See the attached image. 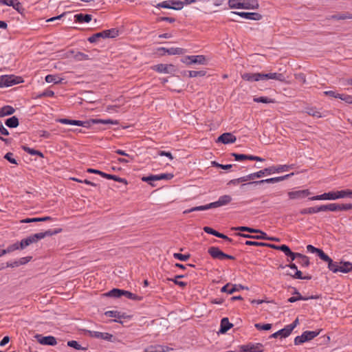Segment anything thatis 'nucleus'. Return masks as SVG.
I'll list each match as a JSON object with an SVG mask.
<instances>
[{
    "label": "nucleus",
    "mask_w": 352,
    "mask_h": 352,
    "mask_svg": "<svg viewBox=\"0 0 352 352\" xmlns=\"http://www.w3.org/2000/svg\"><path fill=\"white\" fill-rule=\"evenodd\" d=\"M241 78L247 81L254 82V81H259V80H276L278 81L283 82L285 80V78L283 74L280 73H268V74H262V73H244L241 75Z\"/></svg>",
    "instance_id": "nucleus-1"
},
{
    "label": "nucleus",
    "mask_w": 352,
    "mask_h": 352,
    "mask_svg": "<svg viewBox=\"0 0 352 352\" xmlns=\"http://www.w3.org/2000/svg\"><path fill=\"white\" fill-rule=\"evenodd\" d=\"M57 122L64 124H71V125H76L84 126L86 128L89 127L92 124H118V121L113 120L111 119L102 120V119H91L87 121H81V120H69L67 118H60L57 120Z\"/></svg>",
    "instance_id": "nucleus-2"
},
{
    "label": "nucleus",
    "mask_w": 352,
    "mask_h": 352,
    "mask_svg": "<svg viewBox=\"0 0 352 352\" xmlns=\"http://www.w3.org/2000/svg\"><path fill=\"white\" fill-rule=\"evenodd\" d=\"M348 194H346V190H340V191H331L329 192H324L320 195H316L311 197H309V199L311 201L316 200H336L340 198L346 197Z\"/></svg>",
    "instance_id": "nucleus-3"
},
{
    "label": "nucleus",
    "mask_w": 352,
    "mask_h": 352,
    "mask_svg": "<svg viewBox=\"0 0 352 352\" xmlns=\"http://www.w3.org/2000/svg\"><path fill=\"white\" fill-rule=\"evenodd\" d=\"M294 173H291L289 174H287V175H283V176H280V177H272V178H269V179H262V180H258V181H252V182H248L246 184H243L241 186V188H245L246 186H257V185H260V184H274V183H276V182H282L283 180H285L288 178H289L291 176L294 175Z\"/></svg>",
    "instance_id": "nucleus-4"
},
{
    "label": "nucleus",
    "mask_w": 352,
    "mask_h": 352,
    "mask_svg": "<svg viewBox=\"0 0 352 352\" xmlns=\"http://www.w3.org/2000/svg\"><path fill=\"white\" fill-rule=\"evenodd\" d=\"M117 36H118V30L116 28H112L93 34L88 38V41L92 43L96 42L100 38H115Z\"/></svg>",
    "instance_id": "nucleus-5"
},
{
    "label": "nucleus",
    "mask_w": 352,
    "mask_h": 352,
    "mask_svg": "<svg viewBox=\"0 0 352 352\" xmlns=\"http://www.w3.org/2000/svg\"><path fill=\"white\" fill-rule=\"evenodd\" d=\"M321 329L318 331H305L300 336H298L294 338V344L299 345L305 342L310 341L318 336Z\"/></svg>",
    "instance_id": "nucleus-6"
},
{
    "label": "nucleus",
    "mask_w": 352,
    "mask_h": 352,
    "mask_svg": "<svg viewBox=\"0 0 352 352\" xmlns=\"http://www.w3.org/2000/svg\"><path fill=\"white\" fill-rule=\"evenodd\" d=\"M22 82L21 77L14 75H3L0 76V87H10Z\"/></svg>",
    "instance_id": "nucleus-7"
},
{
    "label": "nucleus",
    "mask_w": 352,
    "mask_h": 352,
    "mask_svg": "<svg viewBox=\"0 0 352 352\" xmlns=\"http://www.w3.org/2000/svg\"><path fill=\"white\" fill-rule=\"evenodd\" d=\"M62 231L61 228L55 229L54 230H48L43 232L36 233L27 237L30 244L36 243L38 241L44 239L46 236H51L52 235L60 233Z\"/></svg>",
    "instance_id": "nucleus-8"
},
{
    "label": "nucleus",
    "mask_w": 352,
    "mask_h": 352,
    "mask_svg": "<svg viewBox=\"0 0 352 352\" xmlns=\"http://www.w3.org/2000/svg\"><path fill=\"white\" fill-rule=\"evenodd\" d=\"M208 252L214 259H218V260H221V261L224 260V259H230V260L235 259L234 256L225 254L217 247H214V246L210 247L208 250Z\"/></svg>",
    "instance_id": "nucleus-9"
},
{
    "label": "nucleus",
    "mask_w": 352,
    "mask_h": 352,
    "mask_svg": "<svg viewBox=\"0 0 352 352\" xmlns=\"http://www.w3.org/2000/svg\"><path fill=\"white\" fill-rule=\"evenodd\" d=\"M279 267H280V268L289 267L290 269L295 270L294 274L290 273V272H287L286 273V274L287 276H290L293 278L301 279V280H310L311 278V276H303L301 271L298 270L297 266H296V265L295 263H289L288 265H286L285 266L280 265Z\"/></svg>",
    "instance_id": "nucleus-10"
},
{
    "label": "nucleus",
    "mask_w": 352,
    "mask_h": 352,
    "mask_svg": "<svg viewBox=\"0 0 352 352\" xmlns=\"http://www.w3.org/2000/svg\"><path fill=\"white\" fill-rule=\"evenodd\" d=\"M239 352H263L264 346L261 343H248L239 346Z\"/></svg>",
    "instance_id": "nucleus-11"
},
{
    "label": "nucleus",
    "mask_w": 352,
    "mask_h": 352,
    "mask_svg": "<svg viewBox=\"0 0 352 352\" xmlns=\"http://www.w3.org/2000/svg\"><path fill=\"white\" fill-rule=\"evenodd\" d=\"M294 165H278V166H272L268 168H265L262 170V171L264 173V175L265 174L267 175H271L274 173H281L283 171H287L289 169L292 168Z\"/></svg>",
    "instance_id": "nucleus-12"
},
{
    "label": "nucleus",
    "mask_w": 352,
    "mask_h": 352,
    "mask_svg": "<svg viewBox=\"0 0 352 352\" xmlns=\"http://www.w3.org/2000/svg\"><path fill=\"white\" fill-rule=\"evenodd\" d=\"M35 338L37 342L43 345L55 346L57 344L56 338L52 336H43L37 334Z\"/></svg>",
    "instance_id": "nucleus-13"
},
{
    "label": "nucleus",
    "mask_w": 352,
    "mask_h": 352,
    "mask_svg": "<svg viewBox=\"0 0 352 352\" xmlns=\"http://www.w3.org/2000/svg\"><path fill=\"white\" fill-rule=\"evenodd\" d=\"M85 334L91 338H96L108 341H111L113 337L112 334L109 333H102L90 330H85Z\"/></svg>",
    "instance_id": "nucleus-14"
},
{
    "label": "nucleus",
    "mask_w": 352,
    "mask_h": 352,
    "mask_svg": "<svg viewBox=\"0 0 352 352\" xmlns=\"http://www.w3.org/2000/svg\"><path fill=\"white\" fill-rule=\"evenodd\" d=\"M154 69L159 73L172 74L175 72V67L172 64H158L155 65Z\"/></svg>",
    "instance_id": "nucleus-15"
},
{
    "label": "nucleus",
    "mask_w": 352,
    "mask_h": 352,
    "mask_svg": "<svg viewBox=\"0 0 352 352\" xmlns=\"http://www.w3.org/2000/svg\"><path fill=\"white\" fill-rule=\"evenodd\" d=\"M248 289V287H245L244 286H243L241 284L232 285L231 283H227L221 289V292L232 294L235 292H238L240 289Z\"/></svg>",
    "instance_id": "nucleus-16"
},
{
    "label": "nucleus",
    "mask_w": 352,
    "mask_h": 352,
    "mask_svg": "<svg viewBox=\"0 0 352 352\" xmlns=\"http://www.w3.org/2000/svg\"><path fill=\"white\" fill-rule=\"evenodd\" d=\"M311 194L310 191L307 189L300 190L296 191H290L288 192V196L290 199H303Z\"/></svg>",
    "instance_id": "nucleus-17"
},
{
    "label": "nucleus",
    "mask_w": 352,
    "mask_h": 352,
    "mask_svg": "<svg viewBox=\"0 0 352 352\" xmlns=\"http://www.w3.org/2000/svg\"><path fill=\"white\" fill-rule=\"evenodd\" d=\"M232 13L250 20L259 21L262 19V15L257 12H232Z\"/></svg>",
    "instance_id": "nucleus-18"
},
{
    "label": "nucleus",
    "mask_w": 352,
    "mask_h": 352,
    "mask_svg": "<svg viewBox=\"0 0 352 352\" xmlns=\"http://www.w3.org/2000/svg\"><path fill=\"white\" fill-rule=\"evenodd\" d=\"M232 201V197L230 195H225L221 196L218 201L210 203L212 208L221 207L228 204Z\"/></svg>",
    "instance_id": "nucleus-19"
},
{
    "label": "nucleus",
    "mask_w": 352,
    "mask_h": 352,
    "mask_svg": "<svg viewBox=\"0 0 352 352\" xmlns=\"http://www.w3.org/2000/svg\"><path fill=\"white\" fill-rule=\"evenodd\" d=\"M158 51L161 52V54L167 53L169 55L183 54L186 52L184 49L180 47H170L168 49L165 47H160L158 49Z\"/></svg>",
    "instance_id": "nucleus-20"
},
{
    "label": "nucleus",
    "mask_w": 352,
    "mask_h": 352,
    "mask_svg": "<svg viewBox=\"0 0 352 352\" xmlns=\"http://www.w3.org/2000/svg\"><path fill=\"white\" fill-rule=\"evenodd\" d=\"M236 140V137L230 133H224L221 134L217 139V142L225 144L234 143Z\"/></svg>",
    "instance_id": "nucleus-21"
},
{
    "label": "nucleus",
    "mask_w": 352,
    "mask_h": 352,
    "mask_svg": "<svg viewBox=\"0 0 352 352\" xmlns=\"http://www.w3.org/2000/svg\"><path fill=\"white\" fill-rule=\"evenodd\" d=\"M187 58H189V63L190 64L205 65L206 63V58L204 55L187 56Z\"/></svg>",
    "instance_id": "nucleus-22"
},
{
    "label": "nucleus",
    "mask_w": 352,
    "mask_h": 352,
    "mask_svg": "<svg viewBox=\"0 0 352 352\" xmlns=\"http://www.w3.org/2000/svg\"><path fill=\"white\" fill-rule=\"evenodd\" d=\"M233 327V324L229 322L228 318H223L221 320V327H220V333H225L229 329H230Z\"/></svg>",
    "instance_id": "nucleus-23"
},
{
    "label": "nucleus",
    "mask_w": 352,
    "mask_h": 352,
    "mask_svg": "<svg viewBox=\"0 0 352 352\" xmlns=\"http://www.w3.org/2000/svg\"><path fill=\"white\" fill-rule=\"evenodd\" d=\"M91 15L88 14H77L74 15L75 21L78 23H89L91 21Z\"/></svg>",
    "instance_id": "nucleus-24"
},
{
    "label": "nucleus",
    "mask_w": 352,
    "mask_h": 352,
    "mask_svg": "<svg viewBox=\"0 0 352 352\" xmlns=\"http://www.w3.org/2000/svg\"><path fill=\"white\" fill-rule=\"evenodd\" d=\"M320 212L325 211H338V204L332 203L326 205L320 206Z\"/></svg>",
    "instance_id": "nucleus-25"
},
{
    "label": "nucleus",
    "mask_w": 352,
    "mask_h": 352,
    "mask_svg": "<svg viewBox=\"0 0 352 352\" xmlns=\"http://www.w3.org/2000/svg\"><path fill=\"white\" fill-rule=\"evenodd\" d=\"M244 0H229L228 5L230 8L244 9Z\"/></svg>",
    "instance_id": "nucleus-26"
},
{
    "label": "nucleus",
    "mask_w": 352,
    "mask_h": 352,
    "mask_svg": "<svg viewBox=\"0 0 352 352\" xmlns=\"http://www.w3.org/2000/svg\"><path fill=\"white\" fill-rule=\"evenodd\" d=\"M339 272L348 273L352 271V263L341 262L340 263Z\"/></svg>",
    "instance_id": "nucleus-27"
},
{
    "label": "nucleus",
    "mask_w": 352,
    "mask_h": 352,
    "mask_svg": "<svg viewBox=\"0 0 352 352\" xmlns=\"http://www.w3.org/2000/svg\"><path fill=\"white\" fill-rule=\"evenodd\" d=\"M15 109L9 105L4 106L0 109V118L12 115Z\"/></svg>",
    "instance_id": "nucleus-28"
},
{
    "label": "nucleus",
    "mask_w": 352,
    "mask_h": 352,
    "mask_svg": "<svg viewBox=\"0 0 352 352\" xmlns=\"http://www.w3.org/2000/svg\"><path fill=\"white\" fill-rule=\"evenodd\" d=\"M291 333H289V330L285 327L283 329L275 332L274 333L272 334L270 336V338H276L278 336L280 338H287L288 337Z\"/></svg>",
    "instance_id": "nucleus-29"
},
{
    "label": "nucleus",
    "mask_w": 352,
    "mask_h": 352,
    "mask_svg": "<svg viewBox=\"0 0 352 352\" xmlns=\"http://www.w3.org/2000/svg\"><path fill=\"white\" fill-rule=\"evenodd\" d=\"M244 9H258L259 4L257 0H244Z\"/></svg>",
    "instance_id": "nucleus-30"
},
{
    "label": "nucleus",
    "mask_w": 352,
    "mask_h": 352,
    "mask_svg": "<svg viewBox=\"0 0 352 352\" xmlns=\"http://www.w3.org/2000/svg\"><path fill=\"white\" fill-rule=\"evenodd\" d=\"M212 208L210 203L204 206H195L184 211V214H188L195 211L206 210Z\"/></svg>",
    "instance_id": "nucleus-31"
},
{
    "label": "nucleus",
    "mask_w": 352,
    "mask_h": 352,
    "mask_svg": "<svg viewBox=\"0 0 352 352\" xmlns=\"http://www.w3.org/2000/svg\"><path fill=\"white\" fill-rule=\"evenodd\" d=\"M5 124L9 128H16L19 126V119L16 116H12L8 118L6 120Z\"/></svg>",
    "instance_id": "nucleus-32"
},
{
    "label": "nucleus",
    "mask_w": 352,
    "mask_h": 352,
    "mask_svg": "<svg viewBox=\"0 0 352 352\" xmlns=\"http://www.w3.org/2000/svg\"><path fill=\"white\" fill-rule=\"evenodd\" d=\"M297 261L301 265V267H307L310 265L309 257L302 254H300V256H298Z\"/></svg>",
    "instance_id": "nucleus-33"
},
{
    "label": "nucleus",
    "mask_w": 352,
    "mask_h": 352,
    "mask_svg": "<svg viewBox=\"0 0 352 352\" xmlns=\"http://www.w3.org/2000/svg\"><path fill=\"white\" fill-rule=\"evenodd\" d=\"M232 230H239L241 232H248L250 233H258L260 232V230L255 229L247 226H239V227H233L232 228Z\"/></svg>",
    "instance_id": "nucleus-34"
},
{
    "label": "nucleus",
    "mask_w": 352,
    "mask_h": 352,
    "mask_svg": "<svg viewBox=\"0 0 352 352\" xmlns=\"http://www.w3.org/2000/svg\"><path fill=\"white\" fill-rule=\"evenodd\" d=\"M22 149L25 151L26 153L30 154V155H38L41 157H43L44 155L43 154V153H41V151H38V150H35L34 148H31L25 145H23L21 146Z\"/></svg>",
    "instance_id": "nucleus-35"
},
{
    "label": "nucleus",
    "mask_w": 352,
    "mask_h": 352,
    "mask_svg": "<svg viewBox=\"0 0 352 352\" xmlns=\"http://www.w3.org/2000/svg\"><path fill=\"white\" fill-rule=\"evenodd\" d=\"M320 212V206L311 207L307 208H303L300 210V213L301 214H311Z\"/></svg>",
    "instance_id": "nucleus-36"
},
{
    "label": "nucleus",
    "mask_w": 352,
    "mask_h": 352,
    "mask_svg": "<svg viewBox=\"0 0 352 352\" xmlns=\"http://www.w3.org/2000/svg\"><path fill=\"white\" fill-rule=\"evenodd\" d=\"M316 298H318V296H308V297H305L302 296H292L288 299V302H295L297 300H307L309 299H316Z\"/></svg>",
    "instance_id": "nucleus-37"
},
{
    "label": "nucleus",
    "mask_w": 352,
    "mask_h": 352,
    "mask_svg": "<svg viewBox=\"0 0 352 352\" xmlns=\"http://www.w3.org/2000/svg\"><path fill=\"white\" fill-rule=\"evenodd\" d=\"M123 289H113L106 294L107 296L113 297V298H120L122 296Z\"/></svg>",
    "instance_id": "nucleus-38"
},
{
    "label": "nucleus",
    "mask_w": 352,
    "mask_h": 352,
    "mask_svg": "<svg viewBox=\"0 0 352 352\" xmlns=\"http://www.w3.org/2000/svg\"><path fill=\"white\" fill-rule=\"evenodd\" d=\"M255 102H262V103H274L276 101L274 99L269 98L265 96L261 97H255L253 99Z\"/></svg>",
    "instance_id": "nucleus-39"
},
{
    "label": "nucleus",
    "mask_w": 352,
    "mask_h": 352,
    "mask_svg": "<svg viewBox=\"0 0 352 352\" xmlns=\"http://www.w3.org/2000/svg\"><path fill=\"white\" fill-rule=\"evenodd\" d=\"M305 112L313 117L316 118H321L322 114L320 111H318L316 108L308 107L306 109Z\"/></svg>",
    "instance_id": "nucleus-40"
},
{
    "label": "nucleus",
    "mask_w": 352,
    "mask_h": 352,
    "mask_svg": "<svg viewBox=\"0 0 352 352\" xmlns=\"http://www.w3.org/2000/svg\"><path fill=\"white\" fill-rule=\"evenodd\" d=\"M184 2L178 0H171V7L173 10H180L183 8Z\"/></svg>",
    "instance_id": "nucleus-41"
},
{
    "label": "nucleus",
    "mask_w": 352,
    "mask_h": 352,
    "mask_svg": "<svg viewBox=\"0 0 352 352\" xmlns=\"http://www.w3.org/2000/svg\"><path fill=\"white\" fill-rule=\"evenodd\" d=\"M263 176H264V173L262 171V170L253 173L251 174H249L248 175H245V177L247 179V182L249 180H254L255 178H261Z\"/></svg>",
    "instance_id": "nucleus-42"
},
{
    "label": "nucleus",
    "mask_w": 352,
    "mask_h": 352,
    "mask_svg": "<svg viewBox=\"0 0 352 352\" xmlns=\"http://www.w3.org/2000/svg\"><path fill=\"white\" fill-rule=\"evenodd\" d=\"M340 265L337 262H334L332 259L328 263V268L333 273L339 272Z\"/></svg>",
    "instance_id": "nucleus-43"
},
{
    "label": "nucleus",
    "mask_w": 352,
    "mask_h": 352,
    "mask_svg": "<svg viewBox=\"0 0 352 352\" xmlns=\"http://www.w3.org/2000/svg\"><path fill=\"white\" fill-rule=\"evenodd\" d=\"M122 296H124L126 298L134 300H140L142 299V297L126 290H123Z\"/></svg>",
    "instance_id": "nucleus-44"
},
{
    "label": "nucleus",
    "mask_w": 352,
    "mask_h": 352,
    "mask_svg": "<svg viewBox=\"0 0 352 352\" xmlns=\"http://www.w3.org/2000/svg\"><path fill=\"white\" fill-rule=\"evenodd\" d=\"M45 81L48 83L54 82V84H58L61 82V79L56 76L49 74L45 76Z\"/></svg>",
    "instance_id": "nucleus-45"
},
{
    "label": "nucleus",
    "mask_w": 352,
    "mask_h": 352,
    "mask_svg": "<svg viewBox=\"0 0 352 352\" xmlns=\"http://www.w3.org/2000/svg\"><path fill=\"white\" fill-rule=\"evenodd\" d=\"M67 346L70 347H73L76 350H86V347H82L81 345L76 340H70L67 342Z\"/></svg>",
    "instance_id": "nucleus-46"
},
{
    "label": "nucleus",
    "mask_w": 352,
    "mask_h": 352,
    "mask_svg": "<svg viewBox=\"0 0 352 352\" xmlns=\"http://www.w3.org/2000/svg\"><path fill=\"white\" fill-rule=\"evenodd\" d=\"M232 156H233L236 161H243L245 160H249L250 157V155H245V154H239L232 153H231Z\"/></svg>",
    "instance_id": "nucleus-47"
},
{
    "label": "nucleus",
    "mask_w": 352,
    "mask_h": 352,
    "mask_svg": "<svg viewBox=\"0 0 352 352\" xmlns=\"http://www.w3.org/2000/svg\"><path fill=\"white\" fill-rule=\"evenodd\" d=\"M254 327L258 330H265L268 331L271 329L272 325V324H261V323H256L254 324Z\"/></svg>",
    "instance_id": "nucleus-48"
},
{
    "label": "nucleus",
    "mask_w": 352,
    "mask_h": 352,
    "mask_svg": "<svg viewBox=\"0 0 352 352\" xmlns=\"http://www.w3.org/2000/svg\"><path fill=\"white\" fill-rule=\"evenodd\" d=\"M190 256V254H182L180 253H174L173 254V257L175 258L178 259L182 261H186L188 260Z\"/></svg>",
    "instance_id": "nucleus-49"
},
{
    "label": "nucleus",
    "mask_w": 352,
    "mask_h": 352,
    "mask_svg": "<svg viewBox=\"0 0 352 352\" xmlns=\"http://www.w3.org/2000/svg\"><path fill=\"white\" fill-rule=\"evenodd\" d=\"M54 96V92L52 90L47 89L42 92L41 94L36 96V98H41L43 97H53Z\"/></svg>",
    "instance_id": "nucleus-50"
},
{
    "label": "nucleus",
    "mask_w": 352,
    "mask_h": 352,
    "mask_svg": "<svg viewBox=\"0 0 352 352\" xmlns=\"http://www.w3.org/2000/svg\"><path fill=\"white\" fill-rule=\"evenodd\" d=\"M245 182H247V179H246L245 176H243V177H239L237 179H234L230 180L228 183V185H237L239 183Z\"/></svg>",
    "instance_id": "nucleus-51"
},
{
    "label": "nucleus",
    "mask_w": 352,
    "mask_h": 352,
    "mask_svg": "<svg viewBox=\"0 0 352 352\" xmlns=\"http://www.w3.org/2000/svg\"><path fill=\"white\" fill-rule=\"evenodd\" d=\"M19 249V243H13L10 245H9L6 249H4L6 254L12 252L16 250Z\"/></svg>",
    "instance_id": "nucleus-52"
},
{
    "label": "nucleus",
    "mask_w": 352,
    "mask_h": 352,
    "mask_svg": "<svg viewBox=\"0 0 352 352\" xmlns=\"http://www.w3.org/2000/svg\"><path fill=\"white\" fill-rule=\"evenodd\" d=\"M189 77L190 78H195L197 76H204L206 75L205 71H189Z\"/></svg>",
    "instance_id": "nucleus-53"
},
{
    "label": "nucleus",
    "mask_w": 352,
    "mask_h": 352,
    "mask_svg": "<svg viewBox=\"0 0 352 352\" xmlns=\"http://www.w3.org/2000/svg\"><path fill=\"white\" fill-rule=\"evenodd\" d=\"M318 256L320 257V259H322V261H325L327 263H329L331 260V258L327 254H325L323 252V250H321V249L318 252Z\"/></svg>",
    "instance_id": "nucleus-54"
},
{
    "label": "nucleus",
    "mask_w": 352,
    "mask_h": 352,
    "mask_svg": "<svg viewBox=\"0 0 352 352\" xmlns=\"http://www.w3.org/2000/svg\"><path fill=\"white\" fill-rule=\"evenodd\" d=\"M12 7L20 14H22L24 11V8L18 0H16L15 3L12 5Z\"/></svg>",
    "instance_id": "nucleus-55"
},
{
    "label": "nucleus",
    "mask_w": 352,
    "mask_h": 352,
    "mask_svg": "<svg viewBox=\"0 0 352 352\" xmlns=\"http://www.w3.org/2000/svg\"><path fill=\"white\" fill-rule=\"evenodd\" d=\"M4 158L7 160L9 162L14 164H18L16 160L13 157V153L8 152L4 155Z\"/></svg>",
    "instance_id": "nucleus-56"
},
{
    "label": "nucleus",
    "mask_w": 352,
    "mask_h": 352,
    "mask_svg": "<svg viewBox=\"0 0 352 352\" xmlns=\"http://www.w3.org/2000/svg\"><path fill=\"white\" fill-rule=\"evenodd\" d=\"M352 19V14L349 12L338 14V20Z\"/></svg>",
    "instance_id": "nucleus-57"
},
{
    "label": "nucleus",
    "mask_w": 352,
    "mask_h": 352,
    "mask_svg": "<svg viewBox=\"0 0 352 352\" xmlns=\"http://www.w3.org/2000/svg\"><path fill=\"white\" fill-rule=\"evenodd\" d=\"M131 316L127 315L126 313H124V312H119V316H118V320H111V322H119V323H121L122 324V322L120 320L121 319H125V318H130Z\"/></svg>",
    "instance_id": "nucleus-58"
},
{
    "label": "nucleus",
    "mask_w": 352,
    "mask_h": 352,
    "mask_svg": "<svg viewBox=\"0 0 352 352\" xmlns=\"http://www.w3.org/2000/svg\"><path fill=\"white\" fill-rule=\"evenodd\" d=\"M245 244L247 245H254V246H261V247L266 246V243L257 242V241H246Z\"/></svg>",
    "instance_id": "nucleus-59"
},
{
    "label": "nucleus",
    "mask_w": 352,
    "mask_h": 352,
    "mask_svg": "<svg viewBox=\"0 0 352 352\" xmlns=\"http://www.w3.org/2000/svg\"><path fill=\"white\" fill-rule=\"evenodd\" d=\"M352 210V204H338V211L340 210Z\"/></svg>",
    "instance_id": "nucleus-60"
},
{
    "label": "nucleus",
    "mask_w": 352,
    "mask_h": 352,
    "mask_svg": "<svg viewBox=\"0 0 352 352\" xmlns=\"http://www.w3.org/2000/svg\"><path fill=\"white\" fill-rule=\"evenodd\" d=\"M157 8H163L172 9L171 1H162L161 3H159L157 5Z\"/></svg>",
    "instance_id": "nucleus-61"
},
{
    "label": "nucleus",
    "mask_w": 352,
    "mask_h": 352,
    "mask_svg": "<svg viewBox=\"0 0 352 352\" xmlns=\"http://www.w3.org/2000/svg\"><path fill=\"white\" fill-rule=\"evenodd\" d=\"M119 312L118 311H107L104 312V315L108 317L116 318V320H118Z\"/></svg>",
    "instance_id": "nucleus-62"
},
{
    "label": "nucleus",
    "mask_w": 352,
    "mask_h": 352,
    "mask_svg": "<svg viewBox=\"0 0 352 352\" xmlns=\"http://www.w3.org/2000/svg\"><path fill=\"white\" fill-rule=\"evenodd\" d=\"M340 99L348 104H352V96L347 94H340Z\"/></svg>",
    "instance_id": "nucleus-63"
},
{
    "label": "nucleus",
    "mask_w": 352,
    "mask_h": 352,
    "mask_svg": "<svg viewBox=\"0 0 352 352\" xmlns=\"http://www.w3.org/2000/svg\"><path fill=\"white\" fill-rule=\"evenodd\" d=\"M204 230L205 232L212 234L217 237V234L219 233V232L216 231L215 230L212 229L210 227L206 226L204 228Z\"/></svg>",
    "instance_id": "nucleus-64"
}]
</instances>
